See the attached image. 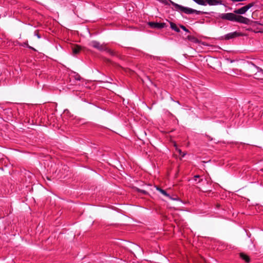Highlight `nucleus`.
<instances>
[{"label": "nucleus", "instance_id": "0eeeda50", "mask_svg": "<svg viewBox=\"0 0 263 263\" xmlns=\"http://www.w3.org/2000/svg\"><path fill=\"white\" fill-rule=\"evenodd\" d=\"M149 26L151 28L161 29L164 28L166 24L164 23H155V22H149Z\"/></svg>", "mask_w": 263, "mask_h": 263}, {"label": "nucleus", "instance_id": "39448f33", "mask_svg": "<svg viewBox=\"0 0 263 263\" xmlns=\"http://www.w3.org/2000/svg\"><path fill=\"white\" fill-rule=\"evenodd\" d=\"M235 15L236 14L233 13H227L221 14L219 17L222 20L234 22Z\"/></svg>", "mask_w": 263, "mask_h": 263}, {"label": "nucleus", "instance_id": "aec40b11", "mask_svg": "<svg viewBox=\"0 0 263 263\" xmlns=\"http://www.w3.org/2000/svg\"><path fill=\"white\" fill-rule=\"evenodd\" d=\"M257 69H259V70H261V69L260 68H259V67H257Z\"/></svg>", "mask_w": 263, "mask_h": 263}, {"label": "nucleus", "instance_id": "f3484780", "mask_svg": "<svg viewBox=\"0 0 263 263\" xmlns=\"http://www.w3.org/2000/svg\"><path fill=\"white\" fill-rule=\"evenodd\" d=\"M158 1L161 3H164L165 1V0H158Z\"/></svg>", "mask_w": 263, "mask_h": 263}, {"label": "nucleus", "instance_id": "423d86ee", "mask_svg": "<svg viewBox=\"0 0 263 263\" xmlns=\"http://www.w3.org/2000/svg\"><path fill=\"white\" fill-rule=\"evenodd\" d=\"M234 22L245 24H248L249 20L245 17H243L241 15H235V21Z\"/></svg>", "mask_w": 263, "mask_h": 263}, {"label": "nucleus", "instance_id": "9d476101", "mask_svg": "<svg viewBox=\"0 0 263 263\" xmlns=\"http://www.w3.org/2000/svg\"><path fill=\"white\" fill-rule=\"evenodd\" d=\"M240 256L246 262H250V257L247 255H246V254H245L244 253H241L240 254Z\"/></svg>", "mask_w": 263, "mask_h": 263}, {"label": "nucleus", "instance_id": "6e6552de", "mask_svg": "<svg viewBox=\"0 0 263 263\" xmlns=\"http://www.w3.org/2000/svg\"><path fill=\"white\" fill-rule=\"evenodd\" d=\"M240 34L237 32H231L225 35V39L229 40L238 36Z\"/></svg>", "mask_w": 263, "mask_h": 263}, {"label": "nucleus", "instance_id": "9b49d317", "mask_svg": "<svg viewBox=\"0 0 263 263\" xmlns=\"http://www.w3.org/2000/svg\"><path fill=\"white\" fill-rule=\"evenodd\" d=\"M187 39H189V40L191 41V42H192L193 43H197L199 42L198 40L196 37H195L193 36L189 35L187 36Z\"/></svg>", "mask_w": 263, "mask_h": 263}, {"label": "nucleus", "instance_id": "1a4fd4ad", "mask_svg": "<svg viewBox=\"0 0 263 263\" xmlns=\"http://www.w3.org/2000/svg\"><path fill=\"white\" fill-rule=\"evenodd\" d=\"M81 50V47L79 45H74L72 48V53L73 54L79 53Z\"/></svg>", "mask_w": 263, "mask_h": 263}, {"label": "nucleus", "instance_id": "20e7f679", "mask_svg": "<svg viewBox=\"0 0 263 263\" xmlns=\"http://www.w3.org/2000/svg\"><path fill=\"white\" fill-rule=\"evenodd\" d=\"M254 6V3H250L247 5L241 7L234 11L235 14H245L250 8Z\"/></svg>", "mask_w": 263, "mask_h": 263}, {"label": "nucleus", "instance_id": "f8f14e48", "mask_svg": "<svg viewBox=\"0 0 263 263\" xmlns=\"http://www.w3.org/2000/svg\"><path fill=\"white\" fill-rule=\"evenodd\" d=\"M171 27L172 29L174 30L176 32H178L180 31L179 29L177 27L176 25L173 23H171Z\"/></svg>", "mask_w": 263, "mask_h": 263}, {"label": "nucleus", "instance_id": "2eb2a0df", "mask_svg": "<svg viewBox=\"0 0 263 263\" xmlns=\"http://www.w3.org/2000/svg\"><path fill=\"white\" fill-rule=\"evenodd\" d=\"M181 28L185 31L189 32V30L184 26H181Z\"/></svg>", "mask_w": 263, "mask_h": 263}, {"label": "nucleus", "instance_id": "f257e3e1", "mask_svg": "<svg viewBox=\"0 0 263 263\" xmlns=\"http://www.w3.org/2000/svg\"><path fill=\"white\" fill-rule=\"evenodd\" d=\"M194 2L196 3L197 4L206 6L208 4L210 6H214L217 5H221V0H193Z\"/></svg>", "mask_w": 263, "mask_h": 263}, {"label": "nucleus", "instance_id": "a211bd4d", "mask_svg": "<svg viewBox=\"0 0 263 263\" xmlns=\"http://www.w3.org/2000/svg\"><path fill=\"white\" fill-rule=\"evenodd\" d=\"M140 191H141V192H142V193H144V194H145V193H146V192H145V191H144L140 190Z\"/></svg>", "mask_w": 263, "mask_h": 263}, {"label": "nucleus", "instance_id": "ddd939ff", "mask_svg": "<svg viewBox=\"0 0 263 263\" xmlns=\"http://www.w3.org/2000/svg\"><path fill=\"white\" fill-rule=\"evenodd\" d=\"M156 189L158 191H159L161 193H162L164 196H167V197H170V195L168 194H167V193L165 191L160 189L159 187H156Z\"/></svg>", "mask_w": 263, "mask_h": 263}, {"label": "nucleus", "instance_id": "6ab92c4d", "mask_svg": "<svg viewBox=\"0 0 263 263\" xmlns=\"http://www.w3.org/2000/svg\"><path fill=\"white\" fill-rule=\"evenodd\" d=\"M47 180H48L49 181L50 180V179L48 177H47Z\"/></svg>", "mask_w": 263, "mask_h": 263}, {"label": "nucleus", "instance_id": "4468645a", "mask_svg": "<svg viewBox=\"0 0 263 263\" xmlns=\"http://www.w3.org/2000/svg\"><path fill=\"white\" fill-rule=\"evenodd\" d=\"M177 151L178 152L180 155H181L182 157H184L185 155V153H182L181 149L176 148Z\"/></svg>", "mask_w": 263, "mask_h": 263}, {"label": "nucleus", "instance_id": "f03ea898", "mask_svg": "<svg viewBox=\"0 0 263 263\" xmlns=\"http://www.w3.org/2000/svg\"><path fill=\"white\" fill-rule=\"evenodd\" d=\"M90 45L91 46L95 48H96L98 49L100 51H103L105 50L108 53H109L110 54H113V51H111L110 49H108L105 45L103 44H101L99 42L93 41L90 42Z\"/></svg>", "mask_w": 263, "mask_h": 263}, {"label": "nucleus", "instance_id": "dca6fc26", "mask_svg": "<svg viewBox=\"0 0 263 263\" xmlns=\"http://www.w3.org/2000/svg\"><path fill=\"white\" fill-rule=\"evenodd\" d=\"M198 178H199V175H196L194 177V180L196 181Z\"/></svg>", "mask_w": 263, "mask_h": 263}, {"label": "nucleus", "instance_id": "7ed1b4c3", "mask_svg": "<svg viewBox=\"0 0 263 263\" xmlns=\"http://www.w3.org/2000/svg\"><path fill=\"white\" fill-rule=\"evenodd\" d=\"M172 4L174 6H175L176 8H179L181 11L184 12L186 14L196 13V14H200L201 13V12L200 11L193 9L190 8L184 7L174 3H172Z\"/></svg>", "mask_w": 263, "mask_h": 263}]
</instances>
